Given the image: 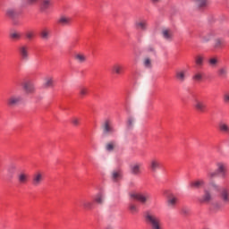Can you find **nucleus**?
<instances>
[{
  "mask_svg": "<svg viewBox=\"0 0 229 229\" xmlns=\"http://www.w3.org/2000/svg\"><path fill=\"white\" fill-rule=\"evenodd\" d=\"M145 221L150 229H163L162 219L151 211H147L145 213Z\"/></svg>",
  "mask_w": 229,
  "mask_h": 229,
  "instance_id": "obj_1",
  "label": "nucleus"
},
{
  "mask_svg": "<svg viewBox=\"0 0 229 229\" xmlns=\"http://www.w3.org/2000/svg\"><path fill=\"white\" fill-rule=\"evenodd\" d=\"M101 128L104 137H110L115 133V128L114 127V123L111 120H105Z\"/></svg>",
  "mask_w": 229,
  "mask_h": 229,
  "instance_id": "obj_2",
  "label": "nucleus"
},
{
  "mask_svg": "<svg viewBox=\"0 0 229 229\" xmlns=\"http://www.w3.org/2000/svg\"><path fill=\"white\" fill-rule=\"evenodd\" d=\"M198 201L202 205H209V203H212V201H214V195H212L210 188L203 189V194L198 199Z\"/></svg>",
  "mask_w": 229,
  "mask_h": 229,
  "instance_id": "obj_3",
  "label": "nucleus"
},
{
  "mask_svg": "<svg viewBox=\"0 0 229 229\" xmlns=\"http://www.w3.org/2000/svg\"><path fill=\"white\" fill-rule=\"evenodd\" d=\"M142 162H134L129 165V171L132 176H140L142 174Z\"/></svg>",
  "mask_w": 229,
  "mask_h": 229,
  "instance_id": "obj_4",
  "label": "nucleus"
},
{
  "mask_svg": "<svg viewBox=\"0 0 229 229\" xmlns=\"http://www.w3.org/2000/svg\"><path fill=\"white\" fill-rule=\"evenodd\" d=\"M215 165L216 167V173L225 178L228 173V164L225 161H216Z\"/></svg>",
  "mask_w": 229,
  "mask_h": 229,
  "instance_id": "obj_5",
  "label": "nucleus"
},
{
  "mask_svg": "<svg viewBox=\"0 0 229 229\" xmlns=\"http://www.w3.org/2000/svg\"><path fill=\"white\" fill-rule=\"evenodd\" d=\"M18 53L24 62H28L30 60V47L27 45H21L18 48Z\"/></svg>",
  "mask_w": 229,
  "mask_h": 229,
  "instance_id": "obj_6",
  "label": "nucleus"
},
{
  "mask_svg": "<svg viewBox=\"0 0 229 229\" xmlns=\"http://www.w3.org/2000/svg\"><path fill=\"white\" fill-rule=\"evenodd\" d=\"M131 198L132 199H137V201H140V203H146L147 201H149L151 195L149 193H135L132 192L130 194Z\"/></svg>",
  "mask_w": 229,
  "mask_h": 229,
  "instance_id": "obj_7",
  "label": "nucleus"
},
{
  "mask_svg": "<svg viewBox=\"0 0 229 229\" xmlns=\"http://www.w3.org/2000/svg\"><path fill=\"white\" fill-rule=\"evenodd\" d=\"M165 205L167 208H176V205H178V197L173 193H169L166 196Z\"/></svg>",
  "mask_w": 229,
  "mask_h": 229,
  "instance_id": "obj_8",
  "label": "nucleus"
},
{
  "mask_svg": "<svg viewBox=\"0 0 229 229\" xmlns=\"http://www.w3.org/2000/svg\"><path fill=\"white\" fill-rule=\"evenodd\" d=\"M16 180L19 185H28V182H30V174L21 171L16 175Z\"/></svg>",
  "mask_w": 229,
  "mask_h": 229,
  "instance_id": "obj_9",
  "label": "nucleus"
},
{
  "mask_svg": "<svg viewBox=\"0 0 229 229\" xmlns=\"http://www.w3.org/2000/svg\"><path fill=\"white\" fill-rule=\"evenodd\" d=\"M42 182H44V173L41 171H37L32 175V185L34 187H38L39 185H42Z\"/></svg>",
  "mask_w": 229,
  "mask_h": 229,
  "instance_id": "obj_10",
  "label": "nucleus"
},
{
  "mask_svg": "<svg viewBox=\"0 0 229 229\" xmlns=\"http://www.w3.org/2000/svg\"><path fill=\"white\" fill-rule=\"evenodd\" d=\"M53 87H55V77L53 75H47L43 79V88L53 89Z\"/></svg>",
  "mask_w": 229,
  "mask_h": 229,
  "instance_id": "obj_11",
  "label": "nucleus"
},
{
  "mask_svg": "<svg viewBox=\"0 0 229 229\" xmlns=\"http://www.w3.org/2000/svg\"><path fill=\"white\" fill-rule=\"evenodd\" d=\"M21 101H22V98H21V96L12 95L7 98V105L8 106H17Z\"/></svg>",
  "mask_w": 229,
  "mask_h": 229,
  "instance_id": "obj_12",
  "label": "nucleus"
},
{
  "mask_svg": "<svg viewBox=\"0 0 229 229\" xmlns=\"http://www.w3.org/2000/svg\"><path fill=\"white\" fill-rule=\"evenodd\" d=\"M134 28L140 31H146L148 30V21L145 19H140L134 22Z\"/></svg>",
  "mask_w": 229,
  "mask_h": 229,
  "instance_id": "obj_13",
  "label": "nucleus"
},
{
  "mask_svg": "<svg viewBox=\"0 0 229 229\" xmlns=\"http://www.w3.org/2000/svg\"><path fill=\"white\" fill-rule=\"evenodd\" d=\"M53 6V0H42L39 10L42 13H47V10Z\"/></svg>",
  "mask_w": 229,
  "mask_h": 229,
  "instance_id": "obj_14",
  "label": "nucleus"
},
{
  "mask_svg": "<svg viewBox=\"0 0 229 229\" xmlns=\"http://www.w3.org/2000/svg\"><path fill=\"white\" fill-rule=\"evenodd\" d=\"M161 35L165 40L167 42H171L174 37V34H173V30L171 29L165 28L161 30Z\"/></svg>",
  "mask_w": 229,
  "mask_h": 229,
  "instance_id": "obj_15",
  "label": "nucleus"
},
{
  "mask_svg": "<svg viewBox=\"0 0 229 229\" xmlns=\"http://www.w3.org/2000/svg\"><path fill=\"white\" fill-rule=\"evenodd\" d=\"M23 90L26 94H35V84L30 81H27L23 83Z\"/></svg>",
  "mask_w": 229,
  "mask_h": 229,
  "instance_id": "obj_16",
  "label": "nucleus"
},
{
  "mask_svg": "<svg viewBox=\"0 0 229 229\" xmlns=\"http://www.w3.org/2000/svg\"><path fill=\"white\" fill-rule=\"evenodd\" d=\"M105 149L107 153H114V149H117V141L111 140L106 143Z\"/></svg>",
  "mask_w": 229,
  "mask_h": 229,
  "instance_id": "obj_17",
  "label": "nucleus"
},
{
  "mask_svg": "<svg viewBox=\"0 0 229 229\" xmlns=\"http://www.w3.org/2000/svg\"><path fill=\"white\" fill-rule=\"evenodd\" d=\"M123 178V171L121 169H115L111 172V179L113 182H119Z\"/></svg>",
  "mask_w": 229,
  "mask_h": 229,
  "instance_id": "obj_18",
  "label": "nucleus"
},
{
  "mask_svg": "<svg viewBox=\"0 0 229 229\" xmlns=\"http://www.w3.org/2000/svg\"><path fill=\"white\" fill-rule=\"evenodd\" d=\"M190 187H191V189H201V187H205V180H195L190 183Z\"/></svg>",
  "mask_w": 229,
  "mask_h": 229,
  "instance_id": "obj_19",
  "label": "nucleus"
},
{
  "mask_svg": "<svg viewBox=\"0 0 229 229\" xmlns=\"http://www.w3.org/2000/svg\"><path fill=\"white\" fill-rule=\"evenodd\" d=\"M71 21H72L71 17L64 16V15L61 16L57 21L58 24H60L61 26H70Z\"/></svg>",
  "mask_w": 229,
  "mask_h": 229,
  "instance_id": "obj_20",
  "label": "nucleus"
},
{
  "mask_svg": "<svg viewBox=\"0 0 229 229\" xmlns=\"http://www.w3.org/2000/svg\"><path fill=\"white\" fill-rule=\"evenodd\" d=\"M158 169H160V161L157 158L150 160V171H152V173H157Z\"/></svg>",
  "mask_w": 229,
  "mask_h": 229,
  "instance_id": "obj_21",
  "label": "nucleus"
},
{
  "mask_svg": "<svg viewBox=\"0 0 229 229\" xmlns=\"http://www.w3.org/2000/svg\"><path fill=\"white\" fill-rule=\"evenodd\" d=\"M194 62H195V65H197V67H203V65L205 64V55H196L194 58Z\"/></svg>",
  "mask_w": 229,
  "mask_h": 229,
  "instance_id": "obj_22",
  "label": "nucleus"
},
{
  "mask_svg": "<svg viewBox=\"0 0 229 229\" xmlns=\"http://www.w3.org/2000/svg\"><path fill=\"white\" fill-rule=\"evenodd\" d=\"M225 47V39L223 38H218L215 39L213 47L214 49H223Z\"/></svg>",
  "mask_w": 229,
  "mask_h": 229,
  "instance_id": "obj_23",
  "label": "nucleus"
},
{
  "mask_svg": "<svg viewBox=\"0 0 229 229\" xmlns=\"http://www.w3.org/2000/svg\"><path fill=\"white\" fill-rule=\"evenodd\" d=\"M216 37V33L214 32H208V34L201 37V42L202 44H207L212 40Z\"/></svg>",
  "mask_w": 229,
  "mask_h": 229,
  "instance_id": "obj_24",
  "label": "nucleus"
},
{
  "mask_svg": "<svg viewBox=\"0 0 229 229\" xmlns=\"http://www.w3.org/2000/svg\"><path fill=\"white\" fill-rule=\"evenodd\" d=\"M74 58L78 64H85L87 62V55H85V54H75Z\"/></svg>",
  "mask_w": 229,
  "mask_h": 229,
  "instance_id": "obj_25",
  "label": "nucleus"
},
{
  "mask_svg": "<svg viewBox=\"0 0 229 229\" xmlns=\"http://www.w3.org/2000/svg\"><path fill=\"white\" fill-rule=\"evenodd\" d=\"M94 201L98 205H103L105 203V195L102 192L98 193L94 197Z\"/></svg>",
  "mask_w": 229,
  "mask_h": 229,
  "instance_id": "obj_26",
  "label": "nucleus"
},
{
  "mask_svg": "<svg viewBox=\"0 0 229 229\" xmlns=\"http://www.w3.org/2000/svg\"><path fill=\"white\" fill-rule=\"evenodd\" d=\"M221 198L224 203H229V190L224 188L221 191Z\"/></svg>",
  "mask_w": 229,
  "mask_h": 229,
  "instance_id": "obj_27",
  "label": "nucleus"
},
{
  "mask_svg": "<svg viewBox=\"0 0 229 229\" xmlns=\"http://www.w3.org/2000/svg\"><path fill=\"white\" fill-rule=\"evenodd\" d=\"M175 78L180 81V83H183L185 81V71H178L175 73Z\"/></svg>",
  "mask_w": 229,
  "mask_h": 229,
  "instance_id": "obj_28",
  "label": "nucleus"
},
{
  "mask_svg": "<svg viewBox=\"0 0 229 229\" xmlns=\"http://www.w3.org/2000/svg\"><path fill=\"white\" fill-rule=\"evenodd\" d=\"M194 106L196 110H198L199 112H205V108H207V106L205 105V103L199 100H196Z\"/></svg>",
  "mask_w": 229,
  "mask_h": 229,
  "instance_id": "obj_29",
  "label": "nucleus"
},
{
  "mask_svg": "<svg viewBox=\"0 0 229 229\" xmlns=\"http://www.w3.org/2000/svg\"><path fill=\"white\" fill-rule=\"evenodd\" d=\"M208 64L209 67L216 68V67H217V64H219V58H217L216 56L210 57L208 60Z\"/></svg>",
  "mask_w": 229,
  "mask_h": 229,
  "instance_id": "obj_30",
  "label": "nucleus"
},
{
  "mask_svg": "<svg viewBox=\"0 0 229 229\" xmlns=\"http://www.w3.org/2000/svg\"><path fill=\"white\" fill-rule=\"evenodd\" d=\"M41 38L45 40H47L49 38V35H51V30L47 28H43L40 31Z\"/></svg>",
  "mask_w": 229,
  "mask_h": 229,
  "instance_id": "obj_31",
  "label": "nucleus"
},
{
  "mask_svg": "<svg viewBox=\"0 0 229 229\" xmlns=\"http://www.w3.org/2000/svg\"><path fill=\"white\" fill-rule=\"evenodd\" d=\"M5 15L10 19H14V17H17V11H15L13 8H8L5 11Z\"/></svg>",
  "mask_w": 229,
  "mask_h": 229,
  "instance_id": "obj_32",
  "label": "nucleus"
},
{
  "mask_svg": "<svg viewBox=\"0 0 229 229\" xmlns=\"http://www.w3.org/2000/svg\"><path fill=\"white\" fill-rule=\"evenodd\" d=\"M9 37L12 38V40H21L22 35L21 32L14 30L9 34Z\"/></svg>",
  "mask_w": 229,
  "mask_h": 229,
  "instance_id": "obj_33",
  "label": "nucleus"
},
{
  "mask_svg": "<svg viewBox=\"0 0 229 229\" xmlns=\"http://www.w3.org/2000/svg\"><path fill=\"white\" fill-rule=\"evenodd\" d=\"M112 71L114 74H121L123 72V65L119 64H114L112 66Z\"/></svg>",
  "mask_w": 229,
  "mask_h": 229,
  "instance_id": "obj_34",
  "label": "nucleus"
},
{
  "mask_svg": "<svg viewBox=\"0 0 229 229\" xmlns=\"http://www.w3.org/2000/svg\"><path fill=\"white\" fill-rule=\"evenodd\" d=\"M192 3L197 4L199 8H205V6H207V3H208V0H192Z\"/></svg>",
  "mask_w": 229,
  "mask_h": 229,
  "instance_id": "obj_35",
  "label": "nucleus"
},
{
  "mask_svg": "<svg viewBox=\"0 0 229 229\" xmlns=\"http://www.w3.org/2000/svg\"><path fill=\"white\" fill-rule=\"evenodd\" d=\"M219 130L222 131V133L229 134V125L225 123H221L219 124Z\"/></svg>",
  "mask_w": 229,
  "mask_h": 229,
  "instance_id": "obj_36",
  "label": "nucleus"
},
{
  "mask_svg": "<svg viewBox=\"0 0 229 229\" xmlns=\"http://www.w3.org/2000/svg\"><path fill=\"white\" fill-rule=\"evenodd\" d=\"M218 76L220 78H226L228 76V68L226 67H222L218 70Z\"/></svg>",
  "mask_w": 229,
  "mask_h": 229,
  "instance_id": "obj_37",
  "label": "nucleus"
},
{
  "mask_svg": "<svg viewBox=\"0 0 229 229\" xmlns=\"http://www.w3.org/2000/svg\"><path fill=\"white\" fill-rule=\"evenodd\" d=\"M218 174H219V173H217L216 170H211V171L208 172L207 176H208V180H214V178H216Z\"/></svg>",
  "mask_w": 229,
  "mask_h": 229,
  "instance_id": "obj_38",
  "label": "nucleus"
},
{
  "mask_svg": "<svg viewBox=\"0 0 229 229\" xmlns=\"http://www.w3.org/2000/svg\"><path fill=\"white\" fill-rule=\"evenodd\" d=\"M143 65L147 69H151V59L149 57H145L143 60Z\"/></svg>",
  "mask_w": 229,
  "mask_h": 229,
  "instance_id": "obj_39",
  "label": "nucleus"
},
{
  "mask_svg": "<svg viewBox=\"0 0 229 229\" xmlns=\"http://www.w3.org/2000/svg\"><path fill=\"white\" fill-rule=\"evenodd\" d=\"M83 207L84 208H87V210H91V208H94V202L85 201Z\"/></svg>",
  "mask_w": 229,
  "mask_h": 229,
  "instance_id": "obj_40",
  "label": "nucleus"
},
{
  "mask_svg": "<svg viewBox=\"0 0 229 229\" xmlns=\"http://www.w3.org/2000/svg\"><path fill=\"white\" fill-rule=\"evenodd\" d=\"M129 210L131 214H137V212H139V208H137V205L135 204H131L129 205Z\"/></svg>",
  "mask_w": 229,
  "mask_h": 229,
  "instance_id": "obj_41",
  "label": "nucleus"
},
{
  "mask_svg": "<svg viewBox=\"0 0 229 229\" xmlns=\"http://www.w3.org/2000/svg\"><path fill=\"white\" fill-rule=\"evenodd\" d=\"M81 121V120L80 118H78V117H72L71 119V123H72V124H73V126H80Z\"/></svg>",
  "mask_w": 229,
  "mask_h": 229,
  "instance_id": "obj_42",
  "label": "nucleus"
},
{
  "mask_svg": "<svg viewBox=\"0 0 229 229\" xmlns=\"http://www.w3.org/2000/svg\"><path fill=\"white\" fill-rule=\"evenodd\" d=\"M25 37H26V38H28V40H31V38H33V37H35V32H33V30H28L25 33Z\"/></svg>",
  "mask_w": 229,
  "mask_h": 229,
  "instance_id": "obj_43",
  "label": "nucleus"
},
{
  "mask_svg": "<svg viewBox=\"0 0 229 229\" xmlns=\"http://www.w3.org/2000/svg\"><path fill=\"white\" fill-rule=\"evenodd\" d=\"M193 80L195 81H201L203 80V75L199 72L195 73V76H193Z\"/></svg>",
  "mask_w": 229,
  "mask_h": 229,
  "instance_id": "obj_44",
  "label": "nucleus"
},
{
  "mask_svg": "<svg viewBox=\"0 0 229 229\" xmlns=\"http://www.w3.org/2000/svg\"><path fill=\"white\" fill-rule=\"evenodd\" d=\"M80 94H81V96H87V94H89V89L81 88L80 89Z\"/></svg>",
  "mask_w": 229,
  "mask_h": 229,
  "instance_id": "obj_45",
  "label": "nucleus"
},
{
  "mask_svg": "<svg viewBox=\"0 0 229 229\" xmlns=\"http://www.w3.org/2000/svg\"><path fill=\"white\" fill-rule=\"evenodd\" d=\"M209 185H210L211 189H213L214 191H219V186L215 182H211L209 183Z\"/></svg>",
  "mask_w": 229,
  "mask_h": 229,
  "instance_id": "obj_46",
  "label": "nucleus"
},
{
  "mask_svg": "<svg viewBox=\"0 0 229 229\" xmlns=\"http://www.w3.org/2000/svg\"><path fill=\"white\" fill-rule=\"evenodd\" d=\"M224 102L229 103V91H225L223 95Z\"/></svg>",
  "mask_w": 229,
  "mask_h": 229,
  "instance_id": "obj_47",
  "label": "nucleus"
},
{
  "mask_svg": "<svg viewBox=\"0 0 229 229\" xmlns=\"http://www.w3.org/2000/svg\"><path fill=\"white\" fill-rule=\"evenodd\" d=\"M135 123V119L133 117H129L127 121L128 126H133V123Z\"/></svg>",
  "mask_w": 229,
  "mask_h": 229,
  "instance_id": "obj_48",
  "label": "nucleus"
},
{
  "mask_svg": "<svg viewBox=\"0 0 229 229\" xmlns=\"http://www.w3.org/2000/svg\"><path fill=\"white\" fill-rule=\"evenodd\" d=\"M38 0H27V4L30 5V6H33V4H37Z\"/></svg>",
  "mask_w": 229,
  "mask_h": 229,
  "instance_id": "obj_49",
  "label": "nucleus"
},
{
  "mask_svg": "<svg viewBox=\"0 0 229 229\" xmlns=\"http://www.w3.org/2000/svg\"><path fill=\"white\" fill-rule=\"evenodd\" d=\"M182 214H183L184 216H187V214H189V209L187 208H182Z\"/></svg>",
  "mask_w": 229,
  "mask_h": 229,
  "instance_id": "obj_50",
  "label": "nucleus"
},
{
  "mask_svg": "<svg viewBox=\"0 0 229 229\" xmlns=\"http://www.w3.org/2000/svg\"><path fill=\"white\" fill-rule=\"evenodd\" d=\"M148 51H149L150 53H155V48L153 47H148Z\"/></svg>",
  "mask_w": 229,
  "mask_h": 229,
  "instance_id": "obj_51",
  "label": "nucleus"
},
{
  "mask_svg": "<svg viewBox=\"0 0 229 229\" xmlns=\"http://www.w3.org/2000/svg\"><path fill=\"white\" fill-rule=\"evenodd\" d=\"M153 4H157V3H160V0H150Z\"/></svg>",
  "mask_w": 229,
  "mask_h": 229,
  "instance_id": "obj_52",
  "label": "nucleus"
}]
</instances>
